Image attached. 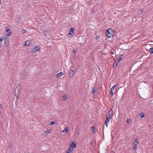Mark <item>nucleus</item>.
<instances>
[{"label": "nucleus", "instance_id": "2", "mask_svg": "<svg viewBox=\"0 0 153 153\" xmlns=\"http://www.w3.org/2000/svg\"><path fill=\"white\" fill-rule=\"evenodd\" d=\"M114 31L111 29L107 30L106 32V36L110 38L114 36Z\"/></svg>", "mask_w": 153, "mask_h": 153}, {"label": "nucleus", "instance_id": "6", "mask_svg": "<svg viewBox=\"0 0 153 153\" xmlns=\"http://www.w3.org/2000/svg\"><path fill=\"white\" fill-rule=\"evenodd\" d=\"M9 44V39L8 38H6L4 40V45L6 47L8 46Z\"/></svg>", "mask_w": 153, "mask_h": 153}, {"label": "nucleus", "instance_id": "17", "mask_svg": "<svg viewBox=\"0 0 153 153\" xmlns=\"http://www.w3.org/2000/svg\"><path fill=\"white\" fill-rule=\"evenodd\" d=\"M10 30V28L9 26H7L5 28V30L6 32H8Z\"/></svg>", "mask_w": 153, "mask_h": 153}, {"label": "nucleus", "instance_id": "14", "mask_svg": "<svg viewBox=\"0 0 153 153\" xmlns=\"http://www.w3.org/2000/svg\"><path fill=\"white\" fill-rule=\"evenodd\" d=\"M63 74V73L62 72H60L58 74L56 75V76L57 78L59 77H60Z\"/></svg>", "mask_w": 153, "mask_h": 153}, {"label": "nucleus", "instance_id": "10", "mask_svg": "<svg viewBox=\"0 0 153 153\" xmlns=\"http://www.w3.org/2000/svg\"><path fill=\"white\" fill-rule=\"evenodd\" d=\"M73 149L70 147L68 149L66 150L65 152L66 153H71L73 151Z\"/></svg>", "mask_w": 153, "mask_h": 153}, {"label": "nucleus", "instance_id": "24", "mask_svg": "<svg viewBox=\"0 0 153 153\" xmlns=\"http://www.w3.org/2000/svg\"><path fill=\"white\" fill-rule=\"evenodd\" d=\"M48 32L47 30H45L43 32V34L44 36H46Z\"/></svg>", "mask_w": 153, "mask_h": 153}, {"label": "nucleus", "instance_id": "9", "mask_svg": "<svg viewBox=\"0 0 153 153\" xmlns=\"http://www.w3.org/2000/svg\"><path fill=\"white\" fill-rule=\"evenodd\" d=\"M40 48L37 47H36L34 48L32 50V53H34L35 52H37L38 51H39Z\"/></svg>", "mask_w": 153, "mask_h": 153}, {"label": "nucleus", "instance_id": "27", "mask_svg": "<svg viewBox=\"0 0 153 153\" xmlns=\"http://www.w3.org/2000/svg\"><path fill=\"white\" fill-rule=\"evenodd\" d=\"M22 33H24L26 32V30H22Z\"/></svg>", "mask_w": 153, "mask_h": 153}, {"label": "nucleus", "instance_id": "7", "mask_svg": "<svg viewBox=\"0 0 153 153\" xmlns=\"http://www.w3.org/2000/svg\"><path fill=\"white\" fill-rule=\"evenodd\" d=\"M70 147L73 149L74 148H76V144L75 143V142L74 141H72L71 143V144Z\"/></svg>", "mask_w": 153, "mask_h": 153}, {"label": "nucleus", "instance_id": "34", "mask_svg": "<svg viewBox=\"0 0 153 153\" xmlns=\"http://www.w3.org/2000/svg\"><path fill=\"white\" fill-rule=\"evenodd\" d=\"M1 0H0V5H1Z\"/></svg>", "mask_w": 153, "mask_h": 153}, {"label": "nucleus", "instance_id": "16", "mask_svg": "<svg viewBox=\"0 0 153 153\" xmlns=\"http://www.w3.org/2000/svg\"><path fill=\"white\" fill-rule=\"evenodd\" d=\"M122 59V58L121 57V56H120L118 58H117L116 59H115V62L116 61H117L118 62L120 60Z\"/></svg>", "mask_w": 153, "mask_h": 153}, {"label": "nucleus", "instance_id": "40", "mask_svg": "<svg viewBox=\"0 0 153 153\" xmlns=\"http://www.w3.org/2000/svg\"><path fill=\"white\" fill-rule=\"evenodd\" d=\"M96 1H97V0H95Z\"/></svg>", "mask_w": 153, "mask_h": 153}, {"label": "nucleus", "instance_id": "26", "mask_svg": "<svg viewBox=\"0 0 153 153\" xmlns=\"http://www.w3.org/2000/svg\"><path fill=\"white\" fill-rule=\"evenodd\" d=\"M131 122V120L130 119H128L127 120V122L128 123H130Z\"/></svg>", "mask_w": 153, "mask_h": 153}, {"label": "nucleus", "instance_id": "12", "mask_svg": "<svg viewBox=\"0 0 153 153\" xmlns=\"http://www.w3.org/2000/svg\"><path fill=\"white\" fill-rule=\"evenodd\" d=\"M68 98V95L64 94L62 97V99L63 100H67Z\"/></svg>", "mask_w": 153, "mask_h": 153}, {"label": "nucleus", "instance_id": "37", "mask_svg": "<svg viewBox=\"0 0 153 153\" xmlns=\"http://www.w3.org/2000/svg\"><path fill=\"white\" fill-rule=\"evenodd\" d=\"M114 64H115L114 63L113 64V66H114Z\"/></svg>", "mask_w": 153, "mask_h": 153}, {"label": "nucleus", "instance_id": "25", "mask_svg": "<svg viewBox=\"0 0 153 153\" xmlns=\"http://www.w3.org/2000/svg\"><path fill=\"white\" fill-rule=\"evenodd\" d=\"M96 91H97V90L96 89H94L92 90V92L94 94L96 92Z\"/></svg>", "mask_w": 153, "mask_h": 153}, {"label": "nucleus", "instance_id": "28", "mask_svg": "<svg viewBox=\"0 0 153 153\" xmlns=\"http://www.w3.org/2000/svg\"><path fill=\"white\" fill-rule=\"evenodd\" d=\"M10 35H11V33H10V32L8 33H7L6 34V35L7 36H10Z\"/></svg>", "mask_w": 153, "mask_h": 153}, {"label": "nucleus", "instance_id": "39", "mask_svg": "<svg viewBox=\"0 0 153 153\" xmlns=\"http://www.w3.org/2000/svg\"><path fill=\"white\" fill-rule=\"evenodd\" d=\"M25 77H24V79H25Z\"/></svg>", "mask_w": 153, "mask_h": 153}, {"label": "nucleus", "instance_id": "13", "mask_svg": "<svg viewBox=\"0 0 153 153\" xmlns=\"http://www.w3.org/2000/svg\"><path fill=\"white\" fill-rule=\"evenodd\" d=\"M50 133V130H48L47 131H45V132L44 133L43 135L46 136L47 135H48Z\"/></svg>", "mask_w": 153, "mask_h": 153}, {"label": "nucleus", "instance_id": "11", "mask_svg": "<svg viewBox=\"0 0 153 153\" xmlns=\"http://www.w3.org/2000/svg\"><path fill=\"white\" fill-rule=\"evenodd\" d=\"M31 44V41L28 40L26 41L24 43L25 46L29 45Z\"/></svg>", "mask_w": 153, "mask_h": 153}, {"label": "nucleus", "instance_id": "35", "mask_svg": "<svg viewBox=\"0 0 153 153\" xmlns=\"http://www.w3.org/2000/svg\"><path fill=\"white\" fill-rule=\"evenodd\" d=\"M94 10H92L91 11V12L92 13L93 12H94Z\"/></svg>", "mask_w": 153, "mask_h": 153}, {"label": "nucleus", "instance_id": "3", "mask_svg": "<svg viewBox=\"0 0 153 153\" xmlns=\"http://www.w3.org/2000/svg\"><path fill=\"white\" fill-rule=\"evenodd\" d=\"M138 139L137 138L135 139V140L133 142L132 145L133 146L132 147V149L134 150H135L137 148V146L138 145Z\"/></svg>", "mask_w": 153, "mask_h": 153}, {"label": "nucleus", "instance_id": "1", "mask_svg": "<svg viewBox=\"0 0 153 153\" xmlns=\"http://www.w3.org/2000/svg\"><path fill=\"white\" fill-rule=\"evenodd\" d=\"M113 111L112 109H110L107 113L106 114V120L105 121V125L107 127H108V123L111 117L113 116Z\"/></svg>", "mask_w": 153, "mask_h": 153}, {"label": "nucleus", "instance_id": "15", "mask_svg": "<svg viewBox=\"0 0 153 153\" xmlns=\"http://www.w3.org/2000/svg\"><path fill=\"white\" fill-rule=\"evenodd\" d=\"M56 121H57L56 120L52 121L50 123V124L52 126L53 124H56L57 123Z\"/></svg>", "mask_w": 153, "mask_h": 153}, {"label": "nucleus", "instance_id": "19", "mask_svg": "<svg viewBox=\"0 0 153 153\" xmlns=\"http://www.w3.org/2000/svg\"><path fill=\"white\" fill-rule=\"evenodd\" d=\"M12 145V142L11 141L9 143L8 147L9 148H10L11 147Z\"/></svg>", "mask_w": 153, "mask_h": 153}, {"label": "nucleus", "instance_id": "29", "mask_svg": "<svg viewBox=\"0 0 153 153\" xmlns=\"http://www.w3.org/2000/svg\"><path fill=\"white\" fill-rule=\"evenodd\" d=\"M113 92H111V91H110V94L111 95H113L114 94V93H113Z\"/></svg>", "mask_w": 153, "mask_h": 153}, {"label": "nucleus", "instance_id": "36", "mask_svg": "<svg viewBox=\"0 0 153 153\" xmlns=\"http://www.w3.org/2000/svg\"><path fill=\"white\" fill-rule=\"evenodd\" d=\"M73 51L74 52V53H75L76 52V51H75L74 50Z\"/></svg>", "mask_w": 153, "mask_h": 153}, {"label": "nucleus", "instance_id": "33", "mask_svg": "<svg viewBox=\"0 0 153 153\" xmlns=\"http://www.w3.org/2000/svg\"><path fill=\"white\" fill-rule=\"evenodd\" d=\"M99 38V36H97L96 37V39H97V38Z\"/></svg>", "mask_w": 153, "mask_h": 153}, {"label": "nucleus", "instance_id": "20", "mask_svg": "<svg viewBox=\"0 0 153 153\" xmlns=\"http://www.w3.org/2000/svg\"><path fill=\"white\" fill-rule=\"evenodd\" d=\"M91 130H92V131L93 132H94V133L95 132V127H94L93 126H92L91 127Z\"/></svg>", "mask_w": 153, "mask_h": 153}, {"label": "nucleus", "instance_id": "31", "mask_svg": "<svg viewBox=\"0 0 153 153\" xmlns=\"http://www.w3.org/2000/svg\"><path fill=\"white\" fill-rule=\"evenodd\" d=\"M2 46V42H0V48Z\"/></svg>", "mask_w": 153, "mask_h": 153}, {"label": "nucleus", "instance_id": "30", "mask_svg": "<svg viewBox=\"0 0 153 153\" xmlns=\"http://www.w3.org/2000/svg\"><path fill=\"white\" fill-rule=\"evenodd\" d=\"M3 39H2L1 38H0V42H1L3 40Z\"/></svg>", "mask_w": 153, "mask_h": 153}, {"label": "nucleus", "instance_id": "38", "mask_svg": "<svg viewBox=\"0 0 153 153\" xmlns=\"http://www.w3.org/2000/svg\"><path fill=\"white\" fill-rule=\"evenodd\" d=\"M117 65V64L116 65H115V67H116Z\"/></svg>", "mask_w": 153, "mask_h": 153}, {"label": "nucleus", "instance_id": "4", "mask_svg": "<svg viewBox=\"0 0 153 153\" xmlns=\"http://www.w3.org/2000/svg\"><path fill=\"white\" fill-rule=\"evenodd\" d=\"M20 94V89L16 87L15 90V94L18 99L17 97Z\"/></svg>", "mask_w": 153, "mask_h": 153}, {"label": "nucleus", "instance_id": "18", "mask_svg": "<svg viewBox=\"0 0 153 153\" xmlns=\"http://www.w3.org/2000/svg\"><path fill=\"white\" fill-rule=\"evenodd\" d=\"M139 115L141 117H143L145 116V114L142 113H141L139 114Z\"/></svg>", "mask_w": 153, "mask_h": 153}, {"label": "nucleus", "instance_id": "5", "mask_svg": "<svg viewBox=\"0 0 153 153\" xmlns=\"http://www.w3.org/2000/svg\"><path fill=\"white\" fill-rule=\"evenodd\" d=\"M69 76L71 77L72 78V77L74 76V74L75 73V71L73 70H71L69 71Z\"/></svg>", "mask_w": 153, "mask_h": 153}, {"label": "nucleus", "instance_id": "22", "mask_svg": "<svg viewBox=\"0 0 153 153\" xmlns=\"http://www.w3.org/2000/svg\"><path fill=\"white\" fill-rule=\"evenodd\" d=\"M115 88V85L113 86L112 88L111 89L110 91L113 92L114 90V88Z\"/></svg>", "mask_w": 153, "mask_h": 153}, {"label": "nucleus", "instance_id": "23", "mask_svg": "<svg viewBox=\"0 0 153 153\" xmlns=\"http://www.w3.org/2000/svg\"><path fill=\"white\" fill-rule=\"evenodd\" d=\"M149 51L151 53H153V48H151L149 49Z\"/></svg>", "mask_w": 153, "mask_h": 153}, {"label": "nucleus", "instance_id": "32", "mask_svg": "<svg viewBox=\"0 0 153 153\" xmlns=\"http://www.w3.org/2000/svg\"><path fill=\"white\" fill-rule=\"evenodd\" d=\"M111 54H114V52H111Z\"/></svg>", "mask_w": 153, "mask_h": 153}, {"label": "nucleus", "instance_id": "21", "mask_svg": "<svg viewBox=\"0 0 153 153\" xmlns=\"http://www.w3.org/2000/svg\"><path fill=\"white\" fill-rule=\"evenodd\" d=\"M62 132L64 133H67L68 132V130L66 128H65L63 131Z\"/></svg>", "mask_w": 153, "mask_h": 153}, {"label": "nucleus", "instance_id": "8", "mask_svg": "<svg viewBox=\"0 0 153 153\" xmlns=\"http://www.w3.org/2000/svg\"><path fill=\"white\" fill-rule=\"evenodd\" d=\"M74 28L73 27H71L70 30L69 31V33L67 34V36L68 37L69 36L68 35H70L72 36L73 35V34L74 33Z\"/></svg>", "mask_w": 153, "mask_h": 153}]
</instances>
